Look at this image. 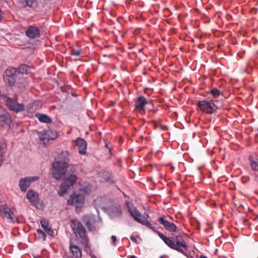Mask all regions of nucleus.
Returning a JSON list of instances; mask_svg holds the SVG:
<instances>
[{
    "label": "nucleus",
    "instance_id": "c85d7f7f",
    "mask_svg": "<svg viewBox=\"0 0 258 258\" xmlns=\"http://www.w3.org/2000/svg\"><path fill=\"white\" fill-rule=\"evenodd\" d=\"M47 234L53 237L54 236V233L52 229L50 226H49L47 228L44 230Z\"/></svg>",
    "mask_w": 258,
    "mask_h": 258
},
{
    "label": "nucleus",
    "instance_id": "aec40b11",
    "mask_svg": "<svg viewBox=\"0 0 258 258\" xmlns=\"http://www.w3.org/2000/svg\"><path fill=\"white\" fill-rule=\"evenodd\" d=\"M72 186L67 183L66 181H63L60 186L58 194L60 196H63L64 194H67L68 190Z\"/></svg>",
    "mask_w": 258,
    "mask_h": 258
},
{
    "label": "nucleus",
    "instance_id": "423d86ee",
    "mask_svg": "<svg viewBox=\"0 0 258 258\" xmlns=\"http://www.w3.org/2000/svg\"><path fill=\"white\" fill-rule=\"evenodd\" d=\"M16 72L17 70L14 68H9L6 70L4 75V80L7 85L9 86L15 85Z\"/></svg>",
    "mask_w": 258,
    "mask_h": 258
},
{
    "label": "nucleus",
    "instance_id": "a211bd4d",
    "mask_svg": "<svg viewBox=\"0 0 258 258\" xmlns=\"http://www.w3.org/2000/svg\"><path fill=\"white\" fill-rule=\"evenodd\" d=\"M62 179H64V181H66L67 183H68L69 184L73 186L77 179V177L74 174H70L68 171L65 175V177H63Z\"/></svg>",
    "mask_w": 258,
    "mask_h": 258
},
{
    "label": "nucleus",
    "instance_id": "72a5a7b5",
    "mask_svg": "<svg viewBox=\"0 0 258 258\" xmlns=\"http://www.w3.org/2000/svg\"><path fill=\"white\" fill-rule=\"evenodd\" d=\"M130 238H131V239L133 241H134V242H136V243H137V240L136 238L134 235H132V236L130 237Z\"/></svg>",
    "mask_w": 258,
    "mask_h": 258
},
{
    "label": "nucleus",
    "instance_id": "473e14b6",
    "mask_svg": "<svg viewBox=\"0 0 258 258\" xmlns=\"http://www.w3.org/2000/svg\"><path fill=\"white\" fill-rule=\"evenodd\" d=\"M6 112V110L3 108L0 107V116L3 115V114Z\"/></svg>",
    "mask_w": 258,
    "mask_h": 258
},
{
    "label": "nucleus",
    "instance_id": "7ed1b4c3",
    "mask_svg": "<svg viewBox=\"0 0 258 258\" xmlns=\"http://www.w3.org/2000/svg\"><path fill=\"white\" fill-rule=\"evenodd\" d=\"M52 174L53 177L57 180L62 179L65 177L68 168L69 164L66 162L54 161L52 163Z\"/></svg>",
    "mask_w": 258,
    "mask_h": 258
},
{
    "label": "nucleus",
    "instance_id": "e433bc0d",
    "mask_svg": "<svg viewBox=\"0 0 258 258\" xmlns=\"http://www.w3.org/2000/svg\"><path fill=\"white\" fill-rule=\"evenodd\" d=\"M128 258H136V256L134 255H131Z\"/></svg>",
    "mask_w": 258,
    "mask_h": 258
},
{
    "label": "nucleus",
    "instance_id": "393cba45",
    "mask_svg": "<svg viewBox=\"0 0 258 258\" xmlns=\"http://www.w3.org/2000/svg\"><path fill=\"white\" fill-rule=\"evenodd\" d=\"M250 166L253 170L258 171V159L249 157Z\"/></svg>",
    "mask_w": 258,
    "mask_h": 258
},
{
    "label": "nucleus",
    "instance_id": "7c9ffc66",
    "mask_svg": "<svg viewBox=\"0 0 258 258\" xmlns=\"http://www.w3.org/2000/svg\"><path fill=\"white\" fill-rule=\"evenodd\" d=\"M26 6L32 7L34 0H24Z\"/></svg>",
    "mask_w": 258,
    "mask_h": 258
},
{
    "label": "nucleus",
    "instance_id": "39448f33",
    "mask_svg": "<svg viewBox=\"0 0 258 258\" xmlns=\"http://www.w3.org/2000/svg\"><path fill=\"white\" fill-rule=\"evenodd\" d=\"M197 106L202 112L208 114L214 113L218 108L217 105L212 100H203L199 101Z\"/></svg>",
    "mask_w": 258,
    "mask_h": 258
},
{
    "label": "nucleus",
    "instance_id": "58836bf2",
    "mask_svg": "<svg viewBox=\"0 0 258 258\" xmlns=\"http://www.w3.org/2000/svg\"><path fill=\"white\" fill-rule=\"evenodd\" d=\"M68 258H73V257H68Z\"/></svg>",
    "mask_w": 258,
    "mask_h": 258
},
{
    "label": "nucleus",
    "instance_id": "ddd939ff",
    "mask_svg": "<svg viewBox=\"0 0 258 258\" xmlns=\"http://www.w3.org/2000/svg\"><path fill=\"white\" fill-rule=\"evenodd\" d=\"M158 221L164 226L166 230L170 232H174L176 231L177 227L175 225L165 220L163 217L158 218Z\"/></svg>",
    "mask_w": 258,
    "mask_h": 258
},
{
    "label": "nucleus",
    "instance_id": "20e7f679",
    "mask_svg": "<svg viewBox=\"0 0 258 258\" xmlns=\"http://www.w3.org/2000/svg\"><path fill=\"white\" fill-rule=\"evenodd\" d=\"M5 104L9 110L15 113L22 112L24 111L25 108L24 103L18 102L17 97L13 98L10 97H6Z\"/></svg>",
    "mask_w": 258,
    "mask_h": 258
},
{
    "label": "nucleus",
    "instance_id": "0eeeda50",
    "mask_svg": "<svg viewBox=\"0 0 258 258\" xmlns=\"http://www.w3.org/2000/svg\"><path fill=\"white\" fill-rule=\"evenodd\" d=\"M0 215L4 218H6L12 223L17 221L14 213L12 210L7 205H1L0 206Z\"/></svg>",
    "mask_w": 258,
    "mask_h": 258
},
{
    "label": "nucleus",
    "instance_id": "9d476101",
    "mask_svg": "<svg viewBox=\"0 0 258 258\" xmlns=\"http://www.w3.org/2000/svg\"><path fill=\"white\" fill-rule=\"evenodd\" d=\"M82 221L90 231L95 230L96 220L94 215H86L82 217Z\"/></svg>",
    "mask_w": 258,
    "mask_h": 258
},
{
    "label": "nucleus",
    "instance_id": "4be33fe9",
    "mask_svg": "<svg viewBox=\"0 0 258 258\" xmlns=\"http://www.w3.org/2000/svg\"><path fill=\"white\" fill-rule=\"evenodd\" d=\"M16 70L19 74H28L31 73V68L26 64H21Z\"/></svg>",
    "mask_w": 258,
    "mask_h": 258
},
{
    "label": "nucleus",
    "instance_id": "412c9836",
    "mask_svg": "<svg viewBox=\"0 0 258 258\" xmlns=\"http://www.w3.org/2000/svg\"><path fill=\"white\" fill-rule=\"evenodd\" d=\"M35 116L41 122L50 123L52 122V119L46 114L38 113L35 115Z\"/></svg>",
    "mask_w": 258,
    "mask_h": 258
},
{
    "label": "nucleus",
    "instance_id": "a878e982",
    "mask_svg": "<svg viewBox=\"0 0 258 258\" xmlns=\"http://www.w3.org/2000/svg\"><path fill=\"white\" fill-rule=\"evenodd\" d=\"M210 93L215 98H217L221 95H222V93L219 91L218 89L214 88L210 91Z\"/></svg>",
    "mask_w": 258,
    "mask_h": 258
},
{
    "label": "nucleus",
    "instance_id": "c9c22d12",
    "mask_svg": "<svg viewBox=\"0 0 258 258\" xmlns=\"http://www.w3.org/2000/svg\"><path fill=\"white\" fill-rule=\"evenodd\" d=\"M200 258H207V257L204 255H201Z\"/></svg>",
    "mask_w": 258,
    "mask_h": 258
},
{
    "label": "nucleus",
    "instance_id": "2f4dec72",
    "mask_svg": "<svg viewBox=\"0 0 258 258\" xmlns=\"http://www.w3.org/2000/svg\"><path fill=\"white\" fill-rule=\"evenodd\" d=\"M111 240H112L113 244L114 245H116V238L115 236L112 235L111 237Z\"/></svg>",
    "mask_w": 258,
    "mask_h": 258
},
{
    "label": "nucleus",
    "instance_id": "f3484780",
    "mask_svg": "<svg viewBox=\"0 0 258 258\" xmlns=\"http://www.w3.org/2000/svg\"><path fill=\"white\" fill-rule=\"evenodd\" d=\"M7 147V143L5 140L0 139V166L4 161V155Z\"/></svg>",
    "mask_w": 258,
    "mask_h": 258
},
{
    "label": "nucleus",
    "instance_id": "b1692460",
    "mask_svg": "<svg viewBox=\"0 0 258 258\" xmlns=\"http://www.w3.org/2000/svg\"><path fill=\"white\" fill-rule=\"evenodd\" d=\"M11 122V117L10 114L6 112L0 116V123H4L5 124H9Z\"/></svg>",
    "mask_w": 258,
    "mask_h": 258
},
{
    "label": "nucleus",
    "instance_id": "dca6fc26",
    "mask_svg": "<svg viewBox=\"0 0 258 258\" xmlns=\"http://www.w3.org/2000/svg\"><path fill=\"white\" fill-rule=\"evenodd\" d=\"M26 198L32 205H36L39 202V196L37 192L32 189H29L26 195Z\"/></svg>",
    "mask_w": 258,
    "mask_h": 258
},
{
    "label": "nucleus",
    "instance_id": "4468645a",
    "mask_svg": "<svg viewBox=\"0 0 258 258\" xmlns=\"http://www.w3.org/2000/svg\"><path fill=\"white\" fill-rule=\"evenodd\" d=\"M25 34L28 37L34 39L39 36L40 30L34 26H29L26 31Z\"/></svg>",
    "mask_w": 258,
    "mask_h": 258
},
{
    "label": "nucleus",
    "instance_id": "9b49d317",
    "mask_svg": "<svg viewBox=\"0 0 258 258\" xmlns=\"http://www.w3.org/2000/svg\"><path fill=\"white\" fill-rule=\"evenodd\" d=\"M39 137L41 141L53 140L57 138L58 134L57 132L53 130H47L38 133Z\"/></svg>",
    "mask_w": 258,
    "mask_h": 258
},
{
    "label": "nucleus",
    "instance_id": "f8f14e48",
    "mask_svg": "<svg viewBox=\"0 0 258 258\" xmlns=\"http://www.w3.org/2000/svg\"><path fill=\"white\" fill-rule=\"evenodd\" d=\"M147 103L146 98L143 96H140L135 101V110L140 113H145V107Z\"/></svg>",
    "mask_w": 258,
    "mask_h": 258
},
{
    "label": "nucleus",
    "instance_id": "cd10ccee",
    "mask_svg": "<svg viewBox=\"0 0 258 258\" xmlns=\"http://www.w3.org/2000/svg\"><path fill=\"white\" fill-rule=\"evenodd\" d=\"M37 233L39 238L42 239L43 240H45L46 239V234L42 230L39 229H37Z\"/></svg>",
    "mask_w": 258,
    "mask_h": 258
},
{
    "label": "nucleus",
    "instance_id": "c756f323",
    "mask_svg": "<svg viewBox=\"0 0 258 258\" xmlns=\"http://www.w3.org/2000/svg\"><path fill=\"white\" fill-rule=\"evenodd\" d=\"M82 50L81 49H72L71 54L72 55H75V56H79L80 54L81 53Z\"/></svg>",
    "mask_w": 258,
    "mask_h": 258
},
{
    "label": "nucleus",
    "instance_id": "bb28decb",
    "mask_svg": "<svg viewBox=\"0 0 258 258\" xmlns=\"http://www.w3.org/2000/svg\"><path fill=\"white\" fill-rule=\"evenodd\" d=\"M40 223L42 227L44 229L47 228L49 225V221L45 218H41L40 219Z\"/></svg>",
    "mask_w": 258,
    "mask_h": 258
},
{
    "label": "nucleus",
    "instance_id": "f257e3e1",
    "mask_svg": "<svg viewBox=\"0 0 258 258\" xmlns=\"http://www.w3.org/2000/svg\"><path fill=\"white\" fill-rule=\"evenodd\" d=\"M127 208L130 215L134 218L136 222L152 230L157 233L166 244L171 249L176 250L185 254V252L187 250V246L186 242L181 236H176L175 241H173L171 239L167 237L162 233L155 229L151 221L148 220V218H149V215H147L146 217L143 216L137 208H132L130 207L129 204H127Z\"/></svg>",
    "mask_w": 258,
    "mask_h": 258
},
{
    "label": "nucleus",
    "instance_id": "6e6552de",
    "mask_svg": "<svg viewBox=\"0 0 258 258\" xmlns=\"http://www.w3.org/2000/svg\"><path fill=\"white\" fill-rule=\"evenodd\" d=\"M84 201L85 199L82 195L74 193L68 200V203L70 205L74 206L78 208L83 205Z\"/></svg>",
    "mask_w": 258,
    "mask_h": 258
},
{
    "label": "nucleus",
    "instance_id": "6ab92c4d",
    "mask_svg": "<svg viewBox=\"0 0 258 258\" xmlns=\"http://www.w3.org/2000/svg\"><path fill=\"white\" fill-rule=\"evenodd\" d=\"M70 249L73 256L76 258H81L82 257L81 250L77 246L74 245L71 243Z\"/></svg>",
    "mask_w": 258,
    "mask_h": 258
},
{
    "label": "nucleus",
    "instance_id": "2eb2a0df",
    "mask_svg": "<svg viewBox=\"0 0 258 258\" xmlns=\"http://www.w3.org/2000/svg\"><path fill=\"white\" fill-rule=\"evenodd\" d=\"M76 145L78 148V152L80 154L85 155L86 154L87 142L81 138H78L75 141Z\"/></svg>",
    "mask_w": 258,
    "mask_h": 258
},
{
    "label": "nucleus",
    "instance_id": "5701e85b",
    "mask_svg": "<svg viewBox=\"0 0 258 258\" xmlns=\"http://www.w3.org/2000/svg\"><path fill=\"white\" fill-rule=\"evenodd\" d=\"M70 153L68 151H64L61 152L58 155V158L60 159V161L58 162H62L67 163L69 160Z\"/></svg>",
    "mask_w": 258,
    "mask_h": 258
},
{
    "label": "nucleus",
    "instance_id": "f704fd0d",
    "mask_svg": "<svg viewBox=\"0 0 258 258\" xmlns=\"http://www.w3.org/2000/svg\"><path fill=\"white\" fill-rule=\"evenodd\" d=\"M3 12L2 10L0 9V22L2 21V20L3 18Z\"/></svg>",
    "mask_w": 258,
    "mask_h": 258
},
{
    "label": "nucleus",
    "instance_id": "4c0bfd02",
    "mask_svg": "<svg viewBox=\"0 0 258 258\" xmlns=\"http://www.w3.org/2000/svg\"><path fill=\"white\" fill-rule=\"evenodd\" d=\"M159 258H164L163 256H160Z\"/></svg>",
    "mask_w": 258,
    "mask_h": 258
},
{
    "label": "nucleus",
    "instance_id": "ea45409f",
    "mask_svg": "<svg viewBox=\"0 0 258 258\" xmlns=\"http://www.w3.org/2000/svg\"><path fill=\"white\" fill-rule=\"evenodd\" d=\"M193 258V257H192Z\"/></svg>",
    "mask_w": 258,
    "mask_h": 258
},
{
    "label": "nucleus",
    "instance_id": "f03ea898",
    "mask_svg": "<svg viewBox=\"0 0 258 258\" xmlns=\"http://www.w3.org/2000/svg\"><path fill=\"white\" fill-rule=\"evenodd\" d=\"M71 226L76 237L80 239L81 243L85 247H87L88 239L86 235V230L82 223L78 220H72Z\"/></svg>",
    "mask_w": 258,
    "mask_h": 258
},
{
    "label": "nucleus",
    "instance_id": "1a4fd4ad",
    "mask_svg": "<svg viewBox=\"0 0 258 258\" xmlns=\"http://www.w3.org/2000/svg\"><path fill=\"white\" fill-rule=\"evenodd\" d=\"M39 177L37 176L32 177H26L21 178L19 182V186L21 191H26L27 188L30 186L31 182L38 180Z\"/></svg>",
    "mask_w": 258,
    "mask_h": 258
}]
</instances>
